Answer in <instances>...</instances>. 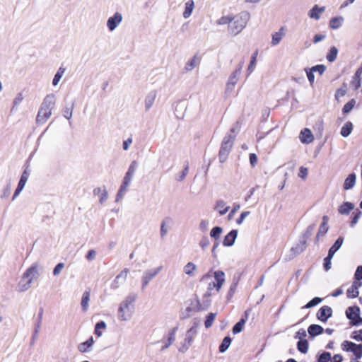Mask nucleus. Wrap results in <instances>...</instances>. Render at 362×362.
<instances>
[{"label":"nucleus","mask_w":362,"mask_h":362,"mask_svg":"<svg viewBox=\"0 0 362 362\" xmlns=\"http://www.w3.org/2000/svg\"><path fill=\"white\" fill-rule=\"evenodd\" d=\"M136 298V294L130 293L119 304L117 317L120 321H128L132 318L134 311V302Z\"/></svg>","instance_id":"1"},{"label":"nucleus","mask_w":362,"mask_h":362,"mask_svg":"<svg viewBox=\"0 0 362 362\" xmlns=\"http://www.w3.org/2000/svg\"><path fill=\"white\" fill-rule=\"evenodd\" d=\"M250 16L248 12L243 11L232 17V21L228 26L229 32L233 35L239 34L246 26L250 19Z\"/></svg>","instance_id":"2"},{"label":"nucleus","mask_w":362,"mask_h":362,"mask_svg":"<svg viewBox=\"0 0 362 362\" xmlns=\"http://www.w3.org/2000/svg\"><path fill=\"white\" fill-rule=\"evenodd\" d=\"M234 139L235 135H231L230 134H227L224 136L218 153L219 161L221 163H223L226 160L233 144Z\"/></svg>","instance_id":"3"},{"label":"nucleus","mask_w":362,"mask_h":362,"mask_svg":"<svg viewBox=\"0 0 362 362\" xmlns=\"http://www.w3.org/2000/svg\"><path fill=\"white\" fill-rule=\"evenodd\" d=\"M361 310L357 305L349 306L346 310V317L350 320L351 326L358 327L362 325V317L360 315Z\"/></svg>","instance_id":"4"},{"label":"nucleus","mask_w":362,"mask_h":362,"mask_svg":"<svg viewBox=\"0 0 362 362\" xmlns=\"http://www.w3.org/2000/svg\"><path fill=\"white\" fill-rule=\"evenodd\" d=\"M162 269L163 266H159L156 268L145 270L141 277V289L144 290L150 281L153 280Z\"/></svg>","instance_id":"5"},{"label":"nucleus","mask_w":362,"mask_h":362,"mask_svg":"<svg viewBox=\"0 0 362 362\" xmlns=\"http://www.w3.org/2000/svg\"><path fill=\"white\" fill-rule=\"evenodd\" d=\"M197 333V324L194 323V325L187 331L185 338V341L179 349L180 352L185 353L189 346L192 345L194 337Z\"/></svg>","instance_id":"6"},{"label":"nucleus","mask_w":362,"mask_h":362,"mask_svg":"<svg viewBox=\"0 0 362 362\" xmlns=\"http://www.w3.org/2000/svg\"><path fill=\"white\" fill-rule=\"evenodd\" d=\"M30 176V170H28V168L24 170L23 173L21 175V177L20 178V180L18 182V186L14 192V194L13 195L12 199L14 200L19 194L22 192L23 189L28 177Z\"/></svg>","instance_id":"7"},{"label":"nucleus","mask_w":362,"mask_h":362,"mask_svg":"<svg viewBox=\"0 0 362 362\" xmlns=\"http://www.w3.org/2000/svg\"><path fill=\"white\" fill-rule=\"evenodd\" d=\"M332 315V309L328 305L321 307L317 313V318L322 322H326Z\"/></svg>","instance_id":"8"},{"label":"nucleus","mask_w":362,"mask_h":362,"mask_svg":"<svg viewBox=\"0 0 362 362\" xmlns=\"http://www.w3.org/2000/svg\"><path fill=\"white\" fill-rule=\"evenodd\" d=\"M122 21V15L116 12L113 16H110L107 21V27L110 31L115 30Z\"/></svg>","instance_id":"9"},{"label":"nucleus","mask_w":362,"mask_h":362,"mask_svg":"<svg viewBox=\"0 0 362 362\" xmlns=\"http://www.w3.org/2000/svg\"><path fill=\"white\" fill-rule=\"evenodd\" d=\"M56 103V97L53 93L48 94L44 98L40 107L52 111Z\"/></svg>","instance_id":"10"},{"label":"nucleus","mask_w":362,"mask_h":362,"mask_svg":"<svg viewBox=\"0 0 362 362\" xmlns=\"http://www.w3.org/2000/svg\"><path fill=\"white\" fill-rule=\"evenodd\" d=\"M362 63L357 69L351 81V86L355 90H358L361 86Z\"/></svg>","instance_id":"11"},{"label":"nucleus","mask_w":362,"mask_h":362,"mask_svg":"<svg viewBox=\"0 0 362 362\" xmlns=\"http://www.w3.org/2000/svg\"><path fill=\"white\" fill-rule=\"evenodd\" d=\"M238 236V230L233 229L230 230L225 237L223 241V245L226 247H231L234 245L235 241Z\"/></svg>","instance_id":"12"},{"label":"nucleus","mask_w":362,"mask_h":362,"mask_svg":"<svg viewBox=\"0 0 362 362\" xmlns=\"http://www.w3.org/2000/svg\"><path fill=\"white\" fill-rule=\"evenodd\" d=\"M51 110L40 107L36 117V122L40 124H43L51 117Z\"/></svg>","instance_id":"13"},{"label":"nucleus","mask_w":362,"mask_h":362,"mask_svg":"<svg viewBox=\"0 0 362 362\" xmlns=\"http://www.w3.org/2000/svg\"><path fill=\"white\" fill-rule=\"evenodd\" d=\"M325 11V6L320 7L316 4L308 11V15L310 18L317 21L320 18V14Z\"/></svg>","instance_id":"14"},{"label":"nucleus","mask_w":362,"mask_h":362,"mask_svg":"<svg viewBox=\"0 0 362 362\" xmlns=\"http://www.w3.org/2000/svg\"><path fill=\"white\" fill-rule=\"evenodd\" d=\"M137 168L138 163L136 160H133L129 165L128 170L123 178V180L131 182Z\"/></svg>","instance_id":"15"},{"label":"nucleus","mask_w":362,"mask_h":362,"mask_svg":"<svg viewBox=\"0 0 362 362\" xmlns=\"http://www.w3.org/2000/svg\"><path fill=\"white\" fill-rule=\"evenodd\" d=\"M94 339L93 337H90L88 340L84 342L80 343L78 346V349L81 353L90 352L94 344Z\"/></svg>","instance_id":"16"},{"label":"nucleus","mask_w":362,"mask_h":362,"mask_svg":"<svg viewBox=\"0 0 362 362\" xmlns=\"http://www.w3.org/2000/svg\"><path fill=\"white\" fill-rule=\"evenodd\" d=\"M157 96L156 90L150 91L146 96L144 100L145 110L148 111L153 106Z\"/></svg>","instance_id":"17"},{"label":"nucleus","mask_w":362,"mask_h":362,"mask_svg":"<svg viewBox=\"0 0 362 362\" xmlns=\"http://www.w3.org/2000/svg\"><path fill=\"white\" fill-rule=\"evenodd\" d=\"M324 332V329L321 325L313 324L310 325L308 328V333L310 338H314Z\"/></svg>","instance_id":"18"},{"label":"nucleus","mask_w":362,"mask_h":362,"mask_svg":"<svg viewBox=\"0 0 362 362\" xmlns=\"http://www.w3.org/2000/svg\"><path fill=\"white\" fill-rule=\"evenodd\" d=\"M299 137L303 144H310L314 139L311 131L308 128H305L300 132Z\"/></svg>","instance_id":"19"},{"label":"nucleus","mask_w":362,"mask_h":362,"mask_svg":"<svg viewBox=\"0 0 362 362\" xmlns=\"http://www.w3.org/2000/svg\"><path fill=\"white\" fill-rule=\"evenodd\" d=\"M177 330V327H175L169 332L167 340L164 341L165 345L161 348L162 351L168 349L174 342Z\"/></svg>","instance_id":"20"},{"label":"nucleus","mask_w":362,"mask_h":362,"mask_svg":"<svg viewBox=\"0 0 362 362\" xmlns=\"http://www.w3.org/2000/svg\"><path fill=\"white\" fill-rule=\"evenodd\" d=\"M356 180V175L355 173H351L348 175V177L345 179L344 183V189L345 190H349L352 189L355 184Z\"/></svg>","instance_id":"21"},{"label":"nucleus","mask_w":362,"mask_h":362,"mask_svg":"<svg viewBox=\"0 0 362 362\" xmlns=\"http://www.w3.org/2000/svg\"><path fill=\"white\" fill-rule=\"evenodd\" d=\"M172 223V218L165 217L160 223V237L164 238L168 232V226Z\"/></svg>","instance_id":"22"},{"label":"nucleus","mask_w":362,"mask_h":362,"mask_svg":"<svg viewBox=\"0 0 362 362\" xmlns=\"http://www.w3.org/2000/svg\"><path fill=\"white\" fill-rule=\"evenodd\" d=\"M194 8V2L193 0H188L185 4V11L183 12L184 18L187 19L192 15Z\"/></svg>","instance_id":"23"},{"label":"nucleus","mask_w":362,"mask_h":362,"mask_svg":"<svg viewBox=\"0 0 362 362\" xmlns=\"http://www.w3.org/2000/svg\"><path fill=\"white\" fill-rule=\"evenodd\" d=\"M229 206H226V202L223 200H218L214 206V209L217 210L221 216L226 214L228 209Z\"/></svg>","instance_id":"24"},{"label":"nucleus","mask_w":362,"mask_h":362,"mask_svg":"<svg viewBox=\"0 0 362 362\" xmlns=\"http://www.w3.org/2000/svg\"><path fill=\"white\" fill-rule=\"evenodd\" d=\"M200 60L198 58L197 55H194L190 60H189L185 66V71L186 72L190 71L194 69L198 64H199Z\"/></svg>","instance_id":"25"},{"label":"nucleus","mask_w":362,"mask_h":362,"mask_svg":"<svg viewBox=\"0 0 362 362\" xmlns=\"http://www.w3.org/2000/svg\"><path fill=\"white\" fill-rule=\"evenodd\" d=\"M37 272V267L36 264L32 265L30 267H29L26 271L23 273V277H24V280H26L28 279H31V282L33 281V279L35 274Z\"/></svg>","instance_id":"26"},{"label":"nucleus","mask_w":362,"mask_h":362,"mask_svg":"<svg viewBox=\"0 0 362 362\" xmlns=\"http://www.w3.org/2000/svg\"><path fill=\"white\" fill-rule=\"evenodd\" d=\"M354 208V204L346 202L339 206L338 211L342 215H347Z\"/></svg>","instance_id":"27"},{"label":"nucleus","mask_w":362,"mask_h":362,"mask_svg":"<svg viewBox=\"0 0 362 362\" xmlns=\"http://www.w3.org/2000/svg\"><path fill=\"white\" fill-rule=\"evenodd\" d=\"M344 19L342 16L333 17L330 19L329 25L332 29L339 28L344 22Z\"/></svg>","instance_id":"28"},{"label":"nucleus","mask_w":362,"mask_h":362,"mask_svg":"<svg viewBox=\"0 0 362 362\" xmlns=\"http://www.w3.org/2000/svg\"><path fill=\"white\" fill-rule=\"evenodd\" d=\"M211 295V291L207 290L203 296V304L200 305L199 302L198 301L200 310H206L209 308V306L211 304V300H209V298Z\"/></svg>","instance_id":"29"},{"label":"nucleus","mask_w":362,"mask_h":362,"mask_svg":"<svg viewBox=\"0 0 362 362\" xmlns=\"http://www.w3.org/2000/svg\"><path fill=\"white\" fill-rule=\"evenodd\" d=\"M353 129V124L351 122H346L341 129L340 134L344 137L349 136Z\"/></svg>","instance_id":"30"},{"label":"nucleus","mask_w":362,"mask_h":362,"mask_svg":"<svg viewBox=\"0 0 362 362\" xmlns=\"http://www.w3.org/2000/svg\"><path fill=\"white\" fill-rule=\"evenodd\" d=\"M283 30H284V28L282 27L280 28V30L278 32H276L272 35V45H274V46L277 45L281 42V40H282L283 36H284Z\"/></svg>","instance_id":"31"},{"label":"nucleus","mask_w":362,"mask_h":362,"mask_svg":"<svg viewBox=\"0 0 362 362\" xmlns=\"http://www.w3.org/2000/svg\"><path fill=\"white\" fill-rule=\"evenodd\" d=\"M309 344L306 339H300L297 342V349L302 354H306L308 351Z\"/></svg>","instance_id":"32"},{"label":"nucleus","mask_w":362,"mask_h":362,"mask_svg":"<svg viewBox=\"0 0 362 362\" xmlns=\"http://www.w3.org/2000/svg\"><path fill=\"white\" fill-rule=\"evenodd\" d=\"M214 283L223 284L226 281L225 273L221 270H216L214 272Z\"/></svg>","instance_id":"33"},{"label":"nucleus","mask_w":362,"mask_h":362,"mask_svg":"<svg viewBox=\"0 0 362 362\" xmlns=\"http://www.w3.org/2000/svg\"><path fill=\"white\" fill-rule=\"evenodd\" d=\"M90 300V292L89 291H85L83 293L82 298H81V308L83 311H87L88 309V302Z\"/></svg>","instance_id":"34"},{"label":"nucleus","mask_w":362,"mask_h":362,"mask_svg":"<svg viewBox=\"0 0 362 362\" xmlns=\"http://www.w3.org/2000/svg\"><path fill=\"white\" fill-rule=\"evenodd\" d=\"M338 49L336 47H331L327 56L326 59L329 62H333L337 57Z\"/></svg>","instance_id":"35"},{"label":"nucleus","mask_w":362,"mask_h":362,"mask_svg":"<svg viewBox=\"0 0 362 362\" xmlns=\"http://www.w3.org/2000/svg\"><path fill=\"white\" fill-rule=\"evenodd\" d=\"M231 343V338L228 336L225 337L219 346V351L224 353L230 346Z\"/></svg>","instance_id":"36"},{"label":"nucleus","mask_w":362,"mask_h":362,"mask_svg":"<svg viewBox=\"0 0 362 362\" xmlns=\"http://www.w3.org/2000/svg\"><path fill=\"white\" fill-rule=\"evenodd\" d=\"M65 71H66L65 68H64L62 66H60L58 69V70H57V73L55 74L54 78L52 80L53 86H57L59 83V82L60 81L62 77L63 76Z\"/></svg>","instance_id":"37"},{"label":"nucleus","mask_w":362,"mask_h":362,"mask_svg":"<svg viewBox=\"0 0 362 362\" xmlns=\"http://www.w3.org/2000/svg\"><path fill=\"white\" fill-rule=\"evenodd\" d=\"M356 344L347 340L344 341L341 344L342 350L347 352H351L352 351H354V348H356Z\"/></svg>","instance_id":"38"},{"label":"nucleus","mask_w":362,"mask_h":362,"mask_svg":"<svg viewBox=\"0 0 362 362\" xmlns=\"http://www.w3.org/2000/svg\"><path fill=\"white\" fill-rule=\"evenodd\" d=\"M197 269V266L193 262H188L185 267H184V272L189 276H194V272Z\"/></svg>","instance_id":"39"},{"label":"nucleus","mask_w":362,"mask_h":362,"mask_svg":"<svg viewBox=\"0 0 362 362\" xmlns=\"http://www.w3.org/2000/svg\"><path fill=\"white\" fill-rule=\"evenodd\" d=\"M31 284V279H28V280H24V277L22 276V279L18 284L20 291H27L30 287Z\"/></svg>","instance_id":"40"},{"label":"nucleus","mask_w":362,"mask_h":362,"mask_svg":"<svg viewBox=\"0 0 362 362\" xmlns=\"http://www.w3.org/2000/svg\"><path fill=\"white\" fill-rule=\"evenodd\" d=\"M306 248V240H303L300 241V243L296 245L295 247H292L291 250L295 254H300L303 252Z\"/></svg>","instance_id":"41"},{"label":"nucleus","mask_w":362,"mask_h":362,"mask_svg":"<svg viewBox=\"0 0 362 362\" xmlns=\"http://www.w3.org/2000/svg\"><path fill=\"white\" fill-rule=\"evenodd\" d=\"M106 328V323L104 321H100L97 322L95 325L94 334L97 335L98 337L103 335L100 329H105Z\"/></svg>","instance_id":"42"},{"label":"nucleus","mask_w":362,"mask_h":362,"mask_svg":"<svg viewBox=\"0 0 362 362\" xmlns=\"http://www.w3.org/2000/svg\"><path fill=\"white\" fill-rule=\"evenodd\" d=\"M246 320L243 318L240 319L233 327V333L234 334L240 333L245 325Z\"/></svg>","instance_id":"43"},{"label":"nucleus","mask_w":362,"mask_h":362,"mask_svg":"<svg viewBox=\"0 0 362 362\" xmlns=\"http://www.w3.org/2000/svg\"><path fill=\"white\" fill-rule=\"evenodd\" d=\"M74 108V103H72L69 106L66 105L63 110V115L67 119H70L73 115V110Z\"/></svg>","instance_id":"44"},{"label":"nucleus","mask_w":362,"mask_h":362,"mask_svg":"<svg viewBox=\"0 0 362 362\" xmlns=\"http://www.w3.org/2000/svg\"><path fill=\"white\" fill-rule=\"evenodd\" d=\"M356 105V100L355 99L350 100L347 103H346L343 108H342V112L344 114H348L349 113L351 110L354 108V107Z\"/></svg>","instance_id":"45"},{"label":"nucleus","mask_w":362,"mask_h":362,"mask_svg":"<svg viewBox=\"0 0 362 362\" xmlns=\"http://www.w3.org/2000/svg\"><path fill=\"white\" fill-rule=\"evenodd\" d=\"M332 356L329 352L324 351L317 356V362H329L331 361Z\"/></svg>","instance_id":"46"},{"label":"nucleus","mask_w":362,"mask_h":362,"mask_svg":"<svg viewBox=\"0 0 362 362\" xmlns=\"http://www.w3.org/2000/svg\"><path fill=\"white\" fill-rule=\"evenodd\" d=\"M222 231H223V229L221 227L215 226L211 229V230L210 232V236L211 238H214L215 240H217L220 238Z\"/></svg>","instance_id":"47"},{"label":"nucleus","mask_w":362,"mask_h":362,"mask_svg":"<svg viewBox=\"0 0 362 362\" xmlns=\"http://www.w3.org/2000/svg\"><path fill=\"white\" fill-rule=\"evenodd\" d=\"M216 313H210L206 317V320L204 322V325L206 328H209L212 326L214 319L216 317Z\"/></svg>","instance_id":"48"},{"label":"nucleus","mask_w":362,"mask_h":362,"mask_svg":"<svg viewBox=\"0 0 362 362\" xmlns=\"http://www.w3.org/2000/svg\"><path fill=\"white\" fill-rule=\"evenodd\" d=\"M346 85L345 83H343L341 87H340L336 90L334 95L335 99L338 100L339 98L344 96L346 93Z\"/></svg>","instance_id":"49"},{"label":"nucleus","mask_w":362,"mask_h":362,"mask_svg":"<svg viewBox=\"0 0 362 362\" xmlns=\"http://www.w3.org/2000/svg\"><path fill=\"white\" fill-rule=\"evenodd\" d=\"M240 75V74H239V69H235L229 76L228 82L230 83L231 84L236 85Z\"/></svg>","instance_id":"50"},{"label":"nucleus","mask_w":362,"mask_h":362,"mask_svg":"<svg viewBox=\"0 0 362 362\" xmlns=\"http://www.w3.org/2000/svg\"><path fill=\"white\" fill-rule=\"evenodd\" d=\"M322 301V298L320 297H315L311 300H310L306 305H305L302 308H310L317 305H318Z\"/></svg>","instance_id":"51"},{"label":"nucleus","mask_w":362,"mask_h":362,"mask_svg":"<svg viewBox=\"0 0 362 362\" xmlns=\"http://www.w3.org/2000/svg\"><path fill=\"white\" fill-rule=\"evenodd\" d=\"M238 280L233 279V282L231 284L230 288L228 292L227 298H230L233 296L238 286Z\"/></svg>","instance_id":"52"},{"label":"nucleus","mask_w":362,"mask_h":362,"mask_svg":"<svg viewBox=\"0 0 362 362\" xmlns=\"http://www.w3.org/2000/svg\"><path fill=\"white\" fill-rule=\"evenodd\" d=\"M344 242V238L343 237H339L337 240L334 242V243L332 245V246L330 247L332 250H334L335 252H337L340 247H341Z\"/></svg>","instance_id":"53"},{"label":"nucleus","mask_w":362,"mask_h":362,"mask_svg":"<svg viewBox=\"0 0 362 362\" xmlns=\"http://www.w3.org/2000/svg\"><path fill=\"white\" fill-rule=\"evenodd\" d=\"M328 226L327 225H325V223H321L320 228L318 230V232L317 233L316 240L315 241H318V238L320 235H325L327 232L328 231Z\"/></svg>","instance_id":"54"},{"label":"nucleus","mask_w":362,"mask_h":362,"mask_svg":"<svg viewBox=\"0 0 362 362\" xmlns=\"http://www.w3.org/2000/svg\"><path fill=\"white\" fill-rule=\"evenodd\" d=\"M42 315H43V310L41 309L40 311L38 313L37 322V323L35 324V334H38L39 330L40 329L41 324H42Z\"/></svg>","instance_id":"55"},{"label":"nucleus","mask_w":362,"mask_h":362,"mask_svg":"<svg viewBox=\"0 0 362 362\" xmlns=\"http://www.w3.org/2000/svg\"><path fill=\"white\" fill-rule=\"evenodd\" d=\"M361 214H362V212L361 211H359L358 209H356V211H355L353 213V217H352V219L351 221V227H354L358 223V221L360 218Z\"/></svg>","instance_id":"56"},{"label":"nucleus","mask_w":362,"mask_h":362,"mask_svg":"<svg viewBox=\"0 0 362 362\" xmlns=\"http://www.w3.org/2000/svg\"><path fill=\"white\" fill-rule=\"evenodd\" d=\"M209 238L206 235H204L199 243V245L203 250H205L209 247Z\"/></svg>","instance_id":"57"},{"label":"nucleus","mask_w":362,"mask_h":362,"mask_svg":"<svg viewBox=\"0 0 362 362\" xmlns=\"http://www.w3.org/2000/svg\"><path fill=\"white\" fill-rule=\"evenodd\" d=\"M356 357V359H360L362 357V344H357L354 351H351Z\"/></svg>","instance_id":"58"},{"label":"nucleus","mask_w":362,"mask_h":362,"mask_svg":"<svg viewBox=\"0 0 362 362\" xmlns=\"http://www.w3.org/2000/svg\"><path fill=\"white\" fill-rule=\"evenodd\" d=\"M310 69L313 72H318L320 75H322L326 70V66L322 64H317Z\"/></svg>","instance_id":"59"},{"label":"nucleus","mask_w":362,"mask_h":362,"mask_svg":"<svg viewBox=\"0 0 362 362\" xmlns=\"http://www.w3.org/2000/svg\"><path fill=\"white\" fill-rule=\"evenodd\" d=\"M351 338L357 341H362V329L354 331L351 334Z\"/></svg>","instance_id":"60"},{"label":"nucleus","mask_w":362,"mask_h":362,"mask_svg":"<svg viewBox=\"0 0 362 362\" xmlns=\"http://www.w3.org/2000/svg\"><path fill=\"white\" fill-rule=\"evenodd\" d=\"M232 21V17L230 16H222L218 20H217L216 23L218 25H226L230 24V22Z\"/></svg>","instance_id":"61"},{"label":"nucleus","mask_w":362,"mask_h":362,"mask_svg":"<svg viewBox=\"0 0 362 362\" xmlns=\"http://www.w3.org/2000/svg\"><path fill=\"white\" fill-rule=\"evenodd\" d=\"M359 294V291H356L353 287H350L347 289L346 291V295L349 298H356L358 297Z\"/></svg>","instance_id":"62"},{"label":"nucleus","mask_w":362,"mask_h":362,"mask_svg":"<svg viewBox=\"0 0 362 362\" xmlns=\"http://www.w3.org/2000/svg\"><path fill=\"white\" fill-rule=\"evenodd\" d=\"M64 263H58L53 269V275L55 276H58L61 273L62 270L64 268Z\"/></svg>","instance_id":"63"},{"label":"nucleus","mask_w":362,"mask_h":362,"mask_svg":"<svg viewBox=\"0 0 362 362\" xmlns=\"http://www.w3.org/2000/svg\"><path fill=\"white\" fill-rule=\"evenodd\" d=\"M354 279L356 281L362 280V265H359L357 267L356 272L354 273Z\"/></svg>","instance_id":"64"}]
</instances>
